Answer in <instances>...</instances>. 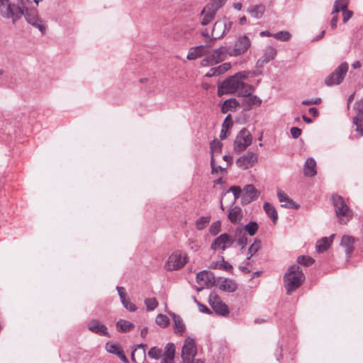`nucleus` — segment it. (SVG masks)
I'll return each instance as SVG.
<instances>
[{"label": "nucleus", "mask_w": 363, "mask_h": 363, "mask_svg": "<svg viewBox=\"0 0 363 363\" xmlns=\"http://www.w3.org/2000/svg\"><path fill=\"white\" fill-rule=\"evenodd\" d=\"M304 279V274L298 265L290 266L284 277V283L287 294L290 295L296 290L302 284Z\"/></svg>", "instance_id": "f257e3e1"}, {"label": "nucleus", "mask_w": 363, "mask_h": 363, "mask_svg": "<svg viewBox=\"0 0 363 363\" xmlns=\"http://www.w3.org/2000/svg\"><path fill=\"white\" fill-rule=\"evenodd\" d=\"M28 0H20L21 6L10 0H0V16L6 19H11L15 23L24 14V4Z\"/></svg>", "instance_id": "f03ea898"}, {"label": "nucleus", "mask_w": 363, "mask_h": 363, "mask_svg": "<svg viewBox=\"0 0 363 363\" xmlns=\"http://www.w3.org/2000/svg\"><path fill=\"white\" fill-rule=\"evenodd\" d=\"M332 200L339 222L341 224H346L352 218V211L342 196L333 195Z\"/></svg>", "instance_id": "7ed1b4c3"}, {"label": "nucleus", "mask_w": 363, "mask_h": 363, "mask_svg": "<svg viewBox=\"0 0 363 363\" xmlns=\"http://www.w3.org/2000/svg\"><path fill=\"white\" fill-rule=\"evenodd\" d=\"M349 69L346 62H342L325 79V84L328 86L338 85L345 79Z\"/></svg>", "instance_id": "20e7f679"}, {"label": "nucleus", "mask_w": 363, "mask_h": 363, "mask_svg": "<svg viewBox=\"0 0 363 363\" xmlns=\"http://www.w3.org/2000/svg\"><path fill=\"white\" fill-rule=\"evenodd\" d=\"M252 137L249 130L242 128L237 135L233 143V149L236 152H241L252 143Z\"/></svg>", "instance_id": "39448f33"}, {"label": "nucleus", "mask_w": 363, "mask_h": 363, "mask_svg": "<svg viewBox=\"0 0 363 363\" xmlns=\"http://www.w3.org/2000/svg\"><path fill=\"white\" fill-rule=\"evenodd\" d=\"M242 86V82L235 75L225 80L218 86V94H235L239 90V87Z\"/></svg>", "instance_id": "423d86ee"}, {"label": "nucleus", "mask_w": 363, "mask_h": 363, "mask_svg": "<svg viewBox=\"0 0 363 363\" xmlns=\"http://www.w3.org/2000/svg\"><path fill=\"white\" fill-rule=\"evenodd\" d=\"M187 262V256L180 252L172 253L164 264L167 271L178 270L182 268Z\"/></svg>", "instance_id": "0eeeda50"}, {"label": "nucleus", "mask_w": 363, "mask_h": 363, "mask_svg": "<svg viewBox=\"0 0 363 363\" xmlns=\"http://www.w3.org/2000/svg\"><path fill=\"white\" fill-rule=\"evenodd\" d=\"M251 46L250 38L246 36H240L235 41L233 48H229L228 55L230 56H239L245 54Z\"/></svg>", "instance_id": "6e6552de"}, {"label": "nucleus", "mask_w": 363, "mask_h": 363, "mask_svg": "<svg viewBox=\"0 0 363 363\" xmlns=\"http://www.w3.org/2000/svg\"><path fill=\"white\" fill-rule=\"evenodd\" d=\"M228 49L226 47H220L201 61V66H210L217 64L225 59Z\"/></svg>", "instance_id": "1a4fd4ad"}, {"label": "nucleus", "mask_w": 363, "mask_h": 363, "mask_svg": "<svg viewBox=\"0 0 363 363\" xmlns=\"http://www.w3.org/2000/svg\"><path fill=\"white\" fill-rule=\"evenodd\" d=\"M197 353L195 342L193 338L188 337L184 342L182 350V357L184 363H192Z\"/></svg>", "instance_id": "9d476101"}, {"label": "nucleus", "mask_w": 363, "mask_h": 363, "mask_svg": "<svg viewBox=\"0 0 363 363\" xmlns=\"http://www.w3.org/2000/svg\"><path fill=\"white\" fill-rule=\"evenodd\" d=\"M225 24L222 19H219L214 23L211 30L207 28L203 29L201 31V35L210 39H220L225 35Z\"/></svg>", "instance_id": "9b49d317"}, {"label": "nucleus", "mask_w": 363, "mask_h": 363, "mask_svg": "<svg viewBox=\"0 0 363 363\" xmlns=\"http://www.w3.org/2000/svg\"><path fill=\"white\" fill-rule=\"evenodd\" d=\"M208 302L216 314L225 316L229 313L228 307L215 292L210 294Z\"/></svg>", "instance_id": "f8f14e48"}, {"label": "nucleus", "mask_w": 363, "mask_h": 363, "mask_svg": "<svg viewBox=\"0 0 363 363\" xmlns=\"http://www.w3.org/2000/svg\"><path fill=\"white\" fill-rule=\"evenodd\" d=\"M354 109L356 116L353 118L352 123L356 131L360 136H363V99L354 104Z\"/></svg>", "instance_id": "ddd939ff"}, {"label": "nucleus", "mask_w": 363, "mask_h": 363, "mask_svg": "<svg viewBox=\"0 0 363 363\" xmlns=\"http://www.w3.org/2000/svg\"><path fill=\"white\" fill-rule=\"evenodd\" d=\"M235 242V238L228 233H223L216 238L211 245L213 250H225Z\"/></svg>", "instance_id": "4468645a"}, {"label": "nucleus", "mask_w": 363, "mask_h": 363, "mask_svg": "<svg viewBox=\"0 0 363 363\" xmlns=\"http://www.w3.org/2000/svg\"><path fill=\"white\" fill-rule=\"evenodd\" d=\"M196 282L200 285V287L198 288V291H201L205 287L211 288L212 287L215 283L216 279L213 274L207 270H203L199 272L196 277Z\"/></svg>", "instance_id": "2eb2a0df"}, {"label": "nucleus", "mask_w": 363, "mask_h": 363, "mask_svg": "<svg viewBox=\"0 0 363 363\" xmlns=\"http://www.w3.org/2000/svg\"><path fill=\"white\" fill-rule=\"evenodd\" d=\"M25 18L28 23L32 25L33 26L38 28V30L41 32L42 34H45L46 30V27L43 21L40 19L37 13L35 10H31L28 11L26 6H24V14Z\"/></svg>", "instance_id": "dca6fc26"}, {"label": "nucleus", "mask_w": 363, "mask_h": 363, "mask_svg": "<svg viewBox=\"0 0 363 363\" xmlns=\"http://www.w3.org/2000/svg\"><path fill=\"white\" fill-rule=\"evenodd\" d=\"M89 331L101 336L111 337L107 327L98 319H92L87 323Z\"/></svg>", "instance_id": "f3484780"}, {"label": "nucleus", "mask_w": 363, "mask_h": 363, "mask_svg": "<svg viewBox=\"0 0 363 363\" xmlns=\"http://www.w3.org/2000/svg\"><path fill=\"white\" fill-rule=\"evenodd\" d=\"M257 161V155L254 152H248L239 157L236 160V164L242 169H247L252 167Z\"/></svg>", "instance_id": "a211bd4d"}, {"label": "nucleus", "mask_w": 363, "mask_h": 363, "mask_svg": "<svg viewBox=\"0 0 363 363\" xmlns=\"http://www.w3.org/2000/svg\"><path fill=\"white\" fill-rule=\"evenodd\" d=\"M277 194L278 200L281 203V207L292 209H298L299 208V205L290 199L282 190L278 189Z\"/></svg>", "instance_id": "6ab92c4d"}, {"label": "nucleus", "mask_w": 363, "mask_h": 363, "mask_svg": "<svg viewBox=\"0 0 363 363\" xmlns=\"http://www.w3.org/2000/svg\"><path fill=\"white\" fill-rule=\"evenodd\" d=\"M262 104V100L257 96L252 94L247 97H244L241 101V106L245 111L252 109L253 107L259 106Z\"/></svg>", "instance_id": "aec40b11"}, {"label": "nucleus", "mask_w": 363, "mask_h": 363, "mask_svg": "<svg viewBox=\"0 0 363 363\" xmlns=\"http://www.w3.org/2000/svg\"><path fill=\"white\" fill-rule=\"evenodd\" d=\"M259 196V191L252 184H247L244 188L242 203L247 204L256 200Z\"/></svg>", "instance_id": "412c9836"}, {"label": "nucleus", "mask_w": 363, "mask_h": 363, "mask_svg": "<svg viewBox=\"0 0 363 363\" xmlns=\"http://www.w3.org/2000/svg\"><path fill=\"white\" fill-rule=\"evenodd\" d=\"M216 11L206 5L201 11V23L202 26L208 25L214 18L216 13Z\"/></svg>", "instance_id": "4be33fe9"}, {"label": "nucleus", "mask_w": 363, "mask_h": 363, "mask_svg": "<svg viewBox=\"0 0 363 363\" xmlns=\"http://www.w3.org/2000/svg\"><path fill=\"white\" fill-rule=\"evenodd\" d=\"M210 47L208 45H199L194 48H191L186 58L189 60H195L198 57H201L204 54L208 52Z\"/></svg>", "instance_id": "5701e85b"}, {"label": "nucleus", "mask_w": 363, "mask_h": 363, "mask_svg": "<svg viewBox=\"0 0 363 363\" xmlns=\"http://www.w3.org/2000/svg\"><path fill=\"white\" fill-rule=\"evenodd\" d=\"M146 345L140 344L138 348L135 349L131 354V359L135 363H145Z\"/></svg>", "instance_id": "b1692460"}, {"label": "nucleus", "mask_w": 363, "mask_h": 363, "mask_svg": "<svg viewBox=\"0 0 363 363\" xmlns=\"http://www.w3.org/2000/svg\"><path fill=\"white\" fill-rule=\"evenodd\" d=\"M243 216L242 211L240 207L238 206H232L228 212V219L233 224L239 223Z\"/></svg>", "instance_id": "393cba45"}, {"label": "nucleus", "mask_w": 363, "mask_h": 363, "mask_svg": "<svg viewBox=\"0 0 363 363\" xmlns=\"http://www.w3.org/2000/svg\"><path fill=\"white\" fill-rule=\"evenodd\" d=\"M169 314L173 319L175 333L182 335L186 330L182 318L173 312H169Z\"/></svg>", "instance_id": "a878e982"}, {"label": "nucleus", "mask_w": 363, "mask_h": 363, "mask_svg": "<svg viewBox=\"0 0 363 363\" xmlns=\"http://www.w3.org/2000/svg\"><path fill=\"white\" fill-rule=\"evenodd\" d=\"M240 105L241 104H240L235 99H229L223 103L221 111L223 113H226L229 111L234 112L240 106Z\"/></svg>", "instance_id": "bb28decb"}, {"label": "nucleus", "mask_w": 363, "mask_h": 363, "mask_svg": "<svg viewBox=\"0 0 363 363\" xmlns=\"http://www.w3.org/2000/svg\"><path fill=\"white\" fill-rule=\"evenodd\" d=\"M303 173L306 177H313L316 174V162L312 157L308 158L304 164Z\"/></svg>", "instance_id": "cd10ccee"}, {"label": "nucleus", "mask_w": 363, "mask_h": 363, "mask_svg": "<svg viewBox=\"0 0 363 363\" xmlns=\"http://www.w3.org/2000/svg\"><path fill=\"white\" fill-rule=\"evenodd\" d=\"M231 65L228 62L223 63L217 67H212L206 74L205 76L207 77H211L214 76H218L227 72Z\"/></svg>", "instance_id": "c85d7f7f"}, {"label": "nucleus", "mask_w": 363, "mask_h": 363, "mask_svg": "<svg viewBox=\"0 0 363 363\" xmlns=\"http://www.w3.org/2000/svg\"><path fill=\"white\" fill-rule=\"evenodd\" d=\"M277 54V50L273 47H268L263 56L259 59L257 64L262 66L264 63H268L269 61L273 60Z\"/></svg>", "instance_id": "c756f323"}, {"label": "nucleus", "mask_w": 363, "mask_h": 363, "mask_svg": "<svg viewBox=\"0 0 363 363\" xmlns=\"http://www.w3.org/2000/svg\"><path fill=\"white\" fill-rule=\"evenodd\" d=\"M219 288L220 290L223 291L232 293L237 290L238 285L234 280L230 279H225L220 284Z\"/></svg>", "instance_id": "7c9ffc66"}, {"label": "nucleus", "mask_w": 363, "mask_h": 363, "mask_svg": "<svg viewBox=\"0 0 363 363\" xmlns=\"http://www.w3.org/2000/svg\"><path fill=\"white\" fill-rule=\"evenodd\" d=\"M265 11V6L263 4L250 6L247 9V12L254 18L259 19L262 17Z\"/></svg>", "instance_id": "2f4dec72"}, {"label": "nucleus", "mask_w": 363, "mask_h": 363, "mask_svg": "<svg viewBox=\"0 0 363 363\" xmlns=\"http://www.w3.org/2000/svg\"><path fill=\"white\" fill-rule=\"evenodd\" d=\"M354 238L349 235H344L341 240V245L345 247L347 257H350L353 251Z\"/></svg>", "instance_id": "473e14b6"}, {"label": "nucleus", "mask_w": 363, "mask_h": 363, "mask_svg": "<svg viewBox=\"0 0 363 363\" xmlns=\"http://www.w3.org/2000/svg\"><path fill=\"white\" fill-rule=\"evenodd\" d=\"M334 237V235H332L330 238L325 237L321 240H318L316 243V251L318 252H323L327 250L330 244L332 242V238Z\"/></svg>", "instance_id": "72a5a7b5"}, {"label": "nucleus", "mask_w": 363, "mask_h": 363, "mask_svg": "<svg viewBox=\"0 0 363 363\" xmlns=\"http://www.w3.org/2000/svg\"><path fill=\"white\" fill-rule=\"evenodd\" d=\"M222 147L223 143L217 139H214L210 143V152L211 155V158L215 159L216 156L219 155L222 152Z\"/></svg>", "instance_id": "f704fd0d"}, {"label": "nucleus", "mask_w": 363, "mask_h": 363, "mask_svg": "<svg viewBox=\"0 0 363 363\" xmlns=\"http://www.w3.org/2000/svg\"><path fill=\"white\" fill-rule=\"evenodd\" d=\"M264 210L268 216L272 219L274 223H276L278 219V214L276 208L270 203L266 202L264 203Z\"/></svg>", "instance_id": "c9c22d12"}, {"label": "nucleus", "mask_w": 363, "mask_h": 363, "mask_svg": "<svg viewBox=\"0 0 363 363\" xmlns=\"http://www.w3.org/2000/svg\"><path fill=\"white\" fill-rule=\"evenodd\" d=\"M237 238V243L243 249L247 244V238L245 234L242 235V229L237 228L235 231V238Z\"/></svg>", "instance_id": "e433bc0d"}, {"label": "nucleus", "mask_w": 363, "mask_h": 363, "mask_svg": "<svg viewBox=\"0 0 363 363\" xmlns=\"http://www.w3.org/2000/svg\"><path fill=\"white\" fill-rule=\"evenodd\" d=\"M253 91L254 87L252 85L246 84L242 82V86L239 87V90L236 93H238V96H242L243 99L252 94Z\"/></svg>", "instance_id": "4c0bfd02"}, {"label": "nucleus", "mask_w": 363, "mask_h": 363, "mask_svg": "<svg viewBox=\"0 0 363 363\" xmlns=\"http://www.w3.org/2000/svg\"><path fill=\"white\" fill-rule=\"evenodd\" d=\"M116 328L119 332L126 333L134 328V325L127 320L121 319L116 323Z\"/></svg>", "instance_id": "58836bf2"}, {"label": "nucleus", "mask_w": 363, "mask_h": 363, "mask_svg": "<svg viewBox=\"0 0 363 363\" xmlns=\"http://www.w3.org/2000/svg\"><path fill=\"white\" fill-rule=\"evenodd\" d=\"M261 247V241L259 240H255L254 242L250 246L248 249V257L247 259L249 260Z\"/></svg>", "instance_id": "ea45409f"}, {"label": "nucleus", "mask_w": 363, "mask_h": 363, "mask_svg": "<svg viewBox=\"0 0 363 363\" xmlns=\"http://www.w3.org/2000/svg\"><path fill=\"white\" fill-rule=\"evenodd\" d=\"M341 11L342 12V21L346 23L352 16V11L347 9V2H343L341 6Z\"/></svg>", "instance_id": "a19ab883"}, {"label": "nucleus", "mask_w": 363, "mask_h": 363, "mask_svg": "<svg viewBox=\"0 0 363 363\" xmlns=\"http://www.w3.org/2000/svg\"><path fill=\"white\" fill-rule=\"evenodd\" d=\"M244 230L250 235L253 236L258 230V224L255 221H250L245 225Z\"/></svg>", "instance_id": "79ce46f5"}, {"label": "nucleus", "mask_w": 363, "mask_h": 363, "mask_svg": "<svg viewBox=\"0 0 363 363\" xmlns=\"http://www.w3.org/2000/svg\"><path fill=\"white\" fill-rule=\"evenodd\" d=\"M211 218L208 216H202L196 221V227L199 230L204 229L209 223Z\"/></svg>", "instance_id": "37998d69"}, {"label": "nucleus", "mask_w": 363, "mask_h": 363, "mask_svg": "<svg viewBox=\"0 0 363 363\" xmlns=\"http://www.w3.org/2000/svg\"><path fill=\"white\" fill-rule=\"evenodd\" d=\"M155 322L159 326L162 328H166L169 324V320L168 317L163 314L157 315L155 319Z\"/></svg>", "instance_id": "c03bdc74"}, {"label": "nucleus", "mask_w": 363, "mask_h": 363, "mask_svg": "<svg viewBox=\"0 0 363 363\" xmlns=\"http://www.w3.org/2000/svg\"><path fill=\"white\" fill-rule=\"evenodd\" d=\"M297 262L299 264L308 267L313 264L314 259L311 257L301 255L297 258Z\"/></svg>", "instance_id": "a18cd8bd"}, {"label": "nucleus", "mask_w": 363, "mask_h": 363, "mask_svg": "<svg viewBox=\"0 0 363 363\" xmlns=\"http://www.w3.org/2000/svg\"><path fill=\"white\" fill-rule=\"evenodd\" d=\"M162 354H163L162 350L160 348H158L157 347H153L150 348V350L148 352V355L151 358L155 359H158L160 357H162Z\"/></svg>", "instance_id": "49530a36"}, {"label": "nucleus", "mask_w": 363, "mask_h": 363, "mask_svg": "<svg viewBox=\"0 0 363 363\" xmlns=\"http://www.w3.org/2000/svg\"><path fill=\"white\" fill-rule=\"evenodd\" d=\"M273 37L281 41H287L289 40L291 35V33L288 31H279L273 34Z\"/></svg>", "instance_id": "de8ad7c7"}, {"label": "nucleus", "mask_w": 363, "mask_h": 363, "mask_svg": "<svg viewBox=\"0 0 363 363\" xmlns=\"http://www.w3.org/2000/svg\"><path fill=\"white\" fill-rule=\"evenodd\" d=\"M175 353L174 345L173 343H168L165 346V351L162 354V357H167L174 358Z\"/></svg>", "instance_id": "09e8293b"}, {"label": "nucleus", "mask_w": 363, "mask_h": 363, "mask_svg": "<svg viewBox=\"0 0 363 363\" xmlns=\"http://www.w3.org/2000/svg\"><path fill=\"white\" fill-rule=\"evenodd\" d=\"M145 303L147 311H153L158 306V302L155 298H146L145 300Z\"/></svg>", "instance_id": "8fccbe9b"}, {"label": "nucleus", "mask_w": 363, "mask_h": 363, "mask_svg": "<svg viewBox=\"0 0 363 363\" xmlns=\"http://www.w3.org/2000/svg\"><path fill=\"white\" fill-rule=\"evenodd\" d=\"M106 350L108 352L114 354H118V352L121 351L120 347L118 345L107 342L106 344Z\"/></svg>", "instance_id": "3c124183"}, {"label": "nucleus", "mask_w": 363, "mask_h": 363, "mask_svg": "<svg viewBox=\"0 0 363 363\" xmlns=\"http://www.w3.org/2000/svg\"><path fill=\"white\" fill-rule=\"evenodd\" d=\"M211 172L212 174H216L219 171H225L227 169V167L222 166H216L215 159L211 158Z\"/></svg>", "instance_id": "603ef678"}, {"label": "nucleus", "mask_w": 363, "mask_h": 363, "mask_svg": "<svg viewBox=\"0 0 363 363\" xmlns=\"http://www.w3.org/2000/svg\"><path fill=\"white\" fill-rule=\"evenodd\" d=\"M220 229V222L219 220L213 223L209 228V233L212 235H216Z\"/></svg>", "instance_id": "864d4df0"}, {"label": "nucleus", "mask_w": 363, "mask_h": 363, "mask_svg": "<svg viewBox=\"0 0 363 363\" xmlns=\"http://www.w3.org/2000/svg\"><path fill=\"white\" fill-rule=\"evenodd\" d=\"M123 306L129 311L134 312L136 311L137 307L134 303L130 302L128 299L125 298L121 301Z\"/></svg>", "instance_id": "5fc2aeb1"}, {"label": "nucleus", "mask_w": 363, "mask_h": 363, "mask_svg": "<svg viewBox=\"0 0 363 363\" xmlns=\"http://www.w3.org/2000/svg\"><path fill=\"white\" fill-rule=\"evenodd\" d=\"M343 2H347V1L346 0H337L334 2L333 9L331 12L332 15H334V14L338 13L340 11H341V6H342V4Z\"/></svg>", "instance_id": "6e6d98bb"}, {"label": "nucleus", "mask_w": 363, "mask_h": 363, "mask_svg": "<svg viewBox=\"0 0 363 363\" xmlns=\"http://www.w3.org/2000/svg\"><path fill=\"white\" fill-rule=\"evenodd\" d=\"M225 1V0H213L212 2L208 5L212 6V8L217 11L223 5Z\"/></svg>", "instance_id": "4d7b16f0"}, {"label": "nucleus", "mask_w": 363, "mask_h": 363, "mask_svg": "<svg viewBox=\"0 0 363 363\" xmlns=\"http://www.w3.org/2000/svg\"><path fill=\"white\" fill-rule=\"evenodd\" d=\"M234 195L235 201L237 200L241 195L242 190L240 187L233 186L229 189Z\"/></svg>", "instance_id": "13d9d810"}, {"label": "nucleus", "mask_w": 363, "mask_h": 363, "mask_svg": "<svg viewBox=\"0 0 363 363\" xmlns=\"http://www.w3.org/2000/svg\"><path fill=\"white\" fill-rule=\"evenodd\" d=\"M232 125H233V123H232V120H231V116L228 115L222 124V128L228 130L230 128L232 127Z\"/></svg>", "instance_id": "bf43d9fd"}, {"label": "nucleus", "mask_w": 363, "mask_h": 363, "mask_svg": "<svg viewBox=\"0 0 363 363\" xmlns=\"http://www.w3.org/2000/svg\"><path fill=\"white\" fill-rule=\"evenodd\" d=\"M220 269H223L226 272H230L233 269V266L228 262H225L223 257H222Z\"/></svg>", "instance_id": "052dcab7"}, {"label": "nucleus", "mask_w": 363, "mask_h": 363, "mask_svg": "<svg viewBox=\"0 0 363 363\" xmlns=\"http://www.w3.org/2000/svg\"><path fill=\"white\" fill-rule=\"evenodd\" d=\"M290 133L294 138H298L301 135V130L297 127H293L290 130Z\"/></svg>", "instance_id": "680f3d73"}, {"label": "nucleus", "mask_w": 363, "mask_h": 363, "mask_svg": "<svg viewBox=\"0 0 363 363\" xmlns=\"http://www.w3.org/2000/svg\"><path fill=\"white\" fill-rule=\"evenodd\" d=\"M116 290L118 291L121 301L126 298V294L124 287L117 286Z\"/></svg>", "instance_id": "e2e57ef3"}, {"label": "nucleus", "mask_w": 363, "mask_h": 363, "mask_svg": "<svg viewBox=\"0 0 363 363\" xmlns=\"http://www.w3.org/2000/svg\"><path fill=\"white\" fill-rule=\"evenodd\" d=\"M222 20L224 21V23L226 26L225 28V35H226L229 32V30L231 29L233 23L232 21L228 20L226 18H222Z\"/></svg>", "instance_id": "0e129e2a"}, {"label": "nucleus", "mask_w": 363, "mask_h": 363, "mask_svg": "<svg viewBox=\"0 0 363 363\" xmlns=\"http://www.w3.org/2000/svg\"><path fill=\"white\" fill-rule=\"evenodd\" d=\"M249 74L250 72H242L235 74V76L238 77V79H239L241 82H242V80L248 77Z\"/></svg>", "instance_id": "69168bd1"}, {"label": "nucleus", "mask_w": 363, "mask_h": 363, "mask_svg": "<svg viewBox=\"0 0 363 363\" xmlns=\"http://www.w3.org/2000/svg\"><path fill=\"white\" fill-rule=\"evenodd\" d=\"M198 306L199 308V310L202 313H211V311L209 308H208L205 305L203 304H201L200 303H198Z\"/></svg>", "instance_id": "338daca9"}, {"label": "nucleus", "mask_w": 363, "mask_h": 363, "mask_svg": "<svg viewBox=\"0 0 363 363\" xmlns=\"http://www.w3.org/2000/svg\"><path fill=\"white\" fill-rule=\"evenodd\" d=\"M223 160L224 161H225L227 162V164L225 167H228L229 165H230L233 162V157L231 155H225L223 157Z\"/></svg>", "instance_id": "774afa93"}]
</instances>
